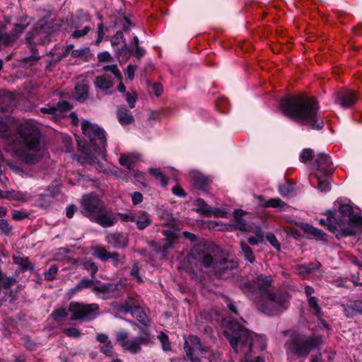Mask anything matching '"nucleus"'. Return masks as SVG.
I'll return each mask as SVG.
<instances>
[{
    "instance_id": "f257e3e1",
    "label": "nucleus",
    "mask_w": 362,
    "mask_h": 362,
    "mask_svg": "<svg viewBox=\"0 0 362 362\" xmlns=\"http://www.w3.org/2000/svg\"><path fill=\"white\" fill-rule=\"evenodd\" d=\"M271 276L260 274L254 282L243 283L240 288L255 300L260 312L267 315H276L288 308L290 296L287 293L271 289Z\"/></svg>"
},
{
    "instance_id": "f03ea898",
    "label": "nucleus",
    "mask_w": 362,
    "mask_h": 362,
    "mask_svg": "<svg viewBox=\"0 0 362 362\" xmlns=\"http://www.w3.org/2000/svg\"><path fill=\"white\" fill-rule=\"evenodd\" d=\"M8 144L13 153L26 164L36 163L43 154L40 131L30 122L19 125L16 132L8 138Z\"/></svg>"
},
{
    "instance_id": "7ed1b4c3",
    "label": "nucleus",
    "mask_w": 362,
    "mask_h": 362,
    "mask_svg": "<svg viewBox=\"0 0 362 362\" xmlns=\"http://www.w3.org/2000/svg\"><path fill=\"white\" fill-rule=\"evenodd\" d=\"M280 107L286 116L303 125L317 130L324 127V120L318 115V103L313 97L293 95L281 100Z\"/></svg>"
},
{
    "instance_id": "20e7f679",
    "label": "nucleus",
    "mask_w": 362,
    "mask_h": 362,
    "mask_svg": "<svg viewBox=\"0 0 362 362\" xmlns=\"http://www.w3.org/2000/svg\"><path fill=\"white\" fill-rule=\"evenodd\" d=\"M223 335L235 352L245 354L243 362H264L260 356L256 357L255 361L250 359L252 352L265 349L266 339L264 336L249 331L236 322L229 323L223 331Z\"/></svg>"
},
{
    "instance_id": "39448f33",
    "label": "nucleus",
    "mask_w": 362,
    "mask_h": 362,
    "mask_svg": "<svg viewBox=\"0 0 362 362\" xmlns=\"http://www.w3.org/2000/svg\"><path fill=\"white\" fill-rule=\"evenodd\" d=\"M81 213L90 221L103 228L111 227L117 222L112 211H107L103 202L93 194H85L81 202Z\"/></svg>"
},
{
    "instance_id": "423d86ee",
    "label": "nucleus",
    "mask_w": 362,
    "mask_h": 362,
    "mask_svg": "<svg viewBox=\"0 0 362 362\" xmlns=\"http://www.w3.org/2000/svg\"><path fill=\"white\" fill-rule=\"evenodd\" d=\"M322 343V337L317 335H305L293 333L286 341L284 347L289 355L306 357L310 352Z\"/></svg>"
},
{
    "instance_id": "0eeeda50",
    "label": "nucleus",
    "mask_w": 362,
    "mask_h": 362,
    "mask_svg": "<svg viewBox=\"0 0 362 362\" xmlns=\"http://www.w3.org/2000/svg\"><path fill=\"white\" fill-rule=\"evenodd\" d=\"M116 340L122 349L132 354L141 351L142 346H148L153 342V336L146 328L139 327L138 337H130L125 330H120L116 333Z\"/></svg>"
},
{
    "instance_id": "6e6552de",
    "label": "nucleus",
    "mask_w": 362,
    "mask_h": 362,
    "mask_svg": "<svg viewBox=\"0 0 362 362\" xmlns=\"http://www.w3.org/2000/svg\"><path fill=\"white\" fill-rule=\"evenodd\" d=\"M81 129L85 137L89 139L90 145L93 148V153H86L90 162L97 160L100 156L103 157L106 147V136L103 129L87 120L82 121Z\"/></svg>"
},
{
    "instance_id": "1a4fd4ad",
    "label": "nucleus",
    "mask_w": 362,
    "mask_h": 362,
    "mask_svg": "<svg viewBox=\"0 0 362 362\" xmlns=\"http://www.w3.org/2000/svg\"><path fill=\"white\" fill-rule=\"evenodd\" d=\"M320 223L322 225L326 224L331 232L336 233L337 238L346 237L356 234L355 228L362 227V216L353 213L349 217L348 227H343L341 221H338L332 215H329L326 221L321 220Z\"/></svg>"
},
{
    "instance_id": "9d476101",
    "label": "nucleus",
    "mask_w": 362,
    "mask_h": 362,
    "mask_svg": "<svg viewBox=\"0 0 362 362\" xmlns=\"http://www.w3.org/2000/svg\"><path fill=\"white\" fill-rule=\"evenodd\" d=\"M202 264L217 278H226L230 274V272L237 267V263L219 258L217 255L213 257L211 255H204L201 260Z\"/></svg>"
},
{
    "instance_id": "9b49d317",
    "label": "nucleus",
    "mask_w": 362,
    "mask_h": 362,
    "mask_svg": "<svg viewBox=\"0 0 362 362\" xmlns=\"http://www.w3.org/2000/svg\"><path fill=\"white\" fill-rule=\"evenodd\" d=\"M99 307L95 303L84 304L78 302H71L69 310L71 313V320H90L94 319Z\"/></svg>"
},
{
    "instance_id": "f8f14e48",
    "label": "nucleus",
    "mask_w": 362,
    "mask_h": 362,
    "mask_svg": "<svg viewBox=\"0 0 362 362\" xmlns=\"http://www.w3.org/2000/svg\"><path fill=\"white\" fill-rule=\"evenodd\" d=\"M185 350L192 362H200L199 357L204 356L206 349L202 346L199 339L194 335H190L185 339Z\"/></svg>"
},
{
    "instance_id": "ddd939ff",
    "label": "nucleus",
    "mask_w": 362,
    "mask_h": 362,
    "mask_svg": "<svg viewBox=\"0 0 362 362\" xmlns=\"http://www.w3.org/2000/svg\"><path fill=\"white\" fill-rule=\"evenodd\" d=\"M90 21V16L88 13H83L80 16H75L72 18L71 23L75 28L71 35L74 39H78L80 37L86 36L91 30L90 25L83 23H89Z\"/></svg>"
},
{
    "instance_id": "4468645a",
    "label": "nucleus",
    "mask_w": 362,
    "mask_h": 362,
    "mask_svg": "<svg viewBox=\"0 0 362 362\" xmlns=\"http://www.w3.org/2000/svg\"><path fill=\"white\" fill-rule=\"evenodd\" d=\"M314 167L316 169L315 174H320L325 177L331 175L334 168L330 157L325 153H319L317 155Z\"/></svg>"
},
{
    "instance_id": "2eb2a0df",
    "label": "nucleus",
    "mask_w": 362,
    "mask_h": 362,
    "mask_svg": "<svg viewBox=\"0 0 362 362\" xmlns=\"http://www.w3.org/2000/svg\"><path fill=\"white\" fill-rule=\"evenodd\" d=\"M358 100L354 90H343L337 93L336 102L344 108L351 107Z\"/></svg>"
},
{
    "instance_id": "dca6fc26",
    "label": "nucleus",
    "mask_w": 362,
    "mask_h": 362,
    "mask_svg": "<svg viewBox=\"0 0 362 362\" xmlns=\"http://www.w3.org/2000/svg\"><path fill=\"white\" fill-rule=\"evenodd\" d=\"M105 240L116 248H124L127 246V236L122 233H109L106 235Z\"/></svg>"
},
{
    "instance_id": "f3484780",
    "label": "nucleus",
    "mask_w": 362,
    "mask_h": 362,
    "mask_svg": "<svg viewBox=\"0 0 362 362\" xmlns=\"http://www.w3.org/2000/svg\"><path fill=\"white\" fill-rule=\"evenodd\" d=\"M162 233L165 238L159 243L158 251L165 252L176 243L178 236L175 233L168 230H163Z\"/></svg>"
},
{
    "instance_id": "a211bd4d",
    "label": "nucleus",
    "mask_w": 362,
    "mask_h": 362,
    "mask_svg": "<svg viewBox=\"0 0 362 362\" xmlns=\"http://www.w3.org/2000/svg\"><path fill=\"white\" fill-rule=\"evenodd\" d=\"M89 91V83L87 80L83 79L75 86V97L79 102H83L88 98Z\"/></svg>"
},
{
    "instance_id": "6ab92c4d",
    "label": "nucleus",
    "mask_w": 362,
    "mask_h": 362,
    "mask_svg": "<svg viewBox=\"0 0 362 362\" xmlns=\"http://www.w3.org/2000/svg\"><path fill=\"white\" fill-rule=\"evenodd\" d=\"M126 310L129 312L132 316L136 317L139 322L144 325H147L148 322L147 316L140 306L134 304L129 305L128 303H127Z\"/></svg>"
},
{
    "instance_id": "aec40b11",
    "label": "nucleus",
    "mask_w": 362,
    "mask_h": 362,
    "mask_svg": "<svg viewBox=\"0 0 362 362\" xmlns=\"http://www.w3.org/2000/svg\"><path fill=\"white\" fill-rule=\"evenodd\" d=\"M139 230H144L151 224L149 215L144 211H138L136 212L135 219L134 221Z\"/></svg>"
},
{
    "instance_id": "412c9836",
    "label": "nucleus",
    "mask_w": 362,
    "mask_h": 362,
    "mask_svg": "<svg viewBox=\"0 0 362 362\" xmlns=\"http://www.w3.org/2000/svg\"><path fill=\"white\" fill-rule=\"evenodd\" d=\"M117 115L119 123L122 125L132 124L134 120L130 111L125 107H119L117 109Z\"/></svg>"
},
{
    "instance_id": "4be33fe9",
    "label": "nucleus",
    "mask_w": 362,
    "mask_h": 362,
    "mask_svg": "<svg viewBox=\"0 0 362 362\" xmlns=\"http://www.w3.org/2000/svg\"><path fill=\"white\" fill-rule=\"evenodd\" d=\"M94 84L96 88L103 90H108L113 86L112 78L108 75L97 76L94 81Z\"/></svg>"
},
{
    "instance_id": "5701e85b",
    "label": "nucleus",
    "mask_w": 362,
    "mask_h": 362,
    "mask_svg": "<svg viewBox=\"0 0 362 362\" xmlns=\"http://www.w3.org/2000/svg\"><path fill=\"white\" fill-rule=\"evenodd\" d=\"M139 160L137 155L134 153L122 155L119 158V162L120 165L126 167L128 169H132L134 167L135 163Z\"/></svg>"
},
{
    "instance_id": "b1692460",
    "label": "nucleus",
    "mask_w": 362,
    "mask_h": 362,
    "mask_svg": "<svg viewBox=\"0 0 362 362\" xmlns=\"http://www.w3.org/2000/svg\"><path fill=\"white\" fill-rule=\"evenodd\" d=\"M6 199L21 202H27L28 199L27 193L21 191L8 190L6 192Z\"/></svg>"
},
{
    "instance_id": "393cba45",
    "label": "nucleus",
    "mask_w": 362,
    "mask_h": 362,
    "mask_svg": "<svg viewBox=\"0 0 362 362\" xmlns=\"http://www.w3.org/2000/svg\"><path fill=\"white\" fill-rule=\"evenodd\" d=\"M110 252L105 247L97 245L93 248V255L99 259L106 262L110 259Z\"/></svg>"
},
{
    "instance_id": "a878e982",
    "label": "nucleus",
    "mask_w": 362,
    "mask_h": 362,
    "mask_svg": "<svg viewBox=\"0 0 362 362\" xmlns=\"http://www.w3.org/2000/svg\"><path fill=\"white\" fill-rule=\"evenodd\" d=\"M195 205L197 206L198 212L208 217L211 216L212 208L208 205L203 199H197L195 202Z\"/></svg>"
},
{
    "instance_id": "bb28decb",
    "label": "nucleus",
    "mask_w": 362,
    "mask_h": 362,
    "mask_svg": "<svg viewBox=\"0 0 362 362\" xmlns=\"http://www.w3.org/2000/svg\"><path fill=\"white\" fill-rule=\"evenodd\" d=\"M131 57V52L126 45L125 41H123L122 47L117 52V57L120 63H126Z\"/></svg>"
},
{
    "instance_id": "cd10ccee",
    "label": "nucleus",
    "mask_w": 362,
    "mask_h": 362,
    "mask_svg": "<svg viewBox=\"0 0 362 362\" xmlns=\"http://www.w3.org/2000/svg\"><path fill=\"white\" fill-rule=\"evenodd\" d=\"M305 230L308 234L312 235L313 238L317 240H325V233L319 228H315L310 225H307L305 228Z\"/></svg>"
},
{
    "instance_id": "c85d7f7f",
    "label": "nucleus",
    "mask_w": 362,
    "mask_h": 362,
    "mask_svg": "<svg viewBox=\"0 0 362 362\" xmlns=\"http://www.w3.org/2000/svg\"><path fill=\"white\" fill-rule=\"evenodd\" d=\"M94 279L92 277L91 279H83L74 288L70 290V293L74 294L83 288L92 287L94 284Z\"/></svg>"
},
{
    "instance_id": "c756f323",
    "label": "nucleus",
    "mask_w": 362,
    "mask_h": 362,
    "mask_svg": "<svg viewBox=\"0 0 362 362\" xmlns=\"http://www.w3.org/2000/svg\"><path fill=\"white\" fill-rule=\"evenodd\" d=\"M315 176L318 180V189L322 192H328L330 189L328 176L325 177L320 174H315Z\"/></svg>"
},
{
    "instance_id": "7c9ffc66",
    "label": "nucleus",
    "mask_w": 362,
    "mask_h": 362,
    "mask_svg": "<svg viewBox=\"0 0 362 362\" xmlns=\"http://www.w3.org/2000/svg\"><path fill=\"white\" fill-rule=\"evenodd\" d=\"M308 303L310 309L312 310L313 314L316 315L318 318H320L322 316V313L320 306L317 303V298L315 297L310 298L308 299Z\"/></svg>"
},
{
    "instance_id": "2f4dec72",
    "label": "nucleus",
    "mask_w": 362,
    "mask_h": 362,
    "mask_svg": "<svg viewBox=\"0 0 362 362\" xmlns=\"http://www.w3.org/2000/svg\"><path fill=\"white\" fill-rule=\"evenodd\" d=\"M240 247L245 259L250 262L253 263L255 260V257L251 247L244 241L240 243Z\"/></svg>"
},
{
    "instance_id": "473e14b6",
    "label": "nucleus",
    "mask_w": 362,
    "mask_h": 362,
    "mask_svg": "<svg viewBox=\"0 0 362 362\" xmlns=\"http://www.w3.org/2000/svg\"><path fill=\"white\" fill-rule=\"evenodd\" d=\"M15 264L19 265L23 270L33 269V267L29 261L28 257H13Z\"/></svg>"
},
{
    "instance_id": "72a5a7b5",
    "label": "nucleus",
    "mask_w": 362,
    "mask_h": 362,
    "mask_svg": "<svg viewBox=\"0 0 362 362\" xmlns=\"http://www.w3.org/2000/svg\"><path fill=\"white\" fill-rule=\"evenodd\" d=\"M81 265L83 269L90 271L91 277L95 279V274L98 272V267L92 260L85 259L82 262Z\"/></svg>"
},
{
    "instance_id": "f704fd0d",
    "label": "nucleus",
    "mask_w": 362,
    "mask_h": 362,
    "mask_svg": "<svg viewBox=\"0 0 362 362\" xmlns=\"http://www.w3.org/2000/svg\"><path fill=\"white\" fill-rule=\"evenodd\" d=\"M150 174L156 177L162 185L165 186L168 184L167 177L162 173L160 169L158 168H151L149 169Z\"/></svg>"
},
{
    "instance_id": "c9c22d12",
    "label": "nucleus",
    "mask_w": 362,
    "mask_h": 362,
    "mask_svg": "<svg viewBox=\"0 0 362 362\" xmlns=\"http://www.w3.org/2000/svg\"><path fill=\"white\" fill-rule=\"evenodd\" d=\"M57 108L58 119L62 116V115L72 108V105L67 101L63 100L57 103L55 107Z\"/></svg>"
},
{
    "instance_id": "e433bc0d",
    "label": "nucleus",
    "mask_w": 362,
    "mask_h": 362,
    "mask_svg": "<svg viewBox=\"0 0 362 362\" xmlns=\"http://www.w3.org/2000/svg\"><path fill=\"white\" fill-rule=\"evenodd\" d=\"M286 206L285 202H284L279 198H273L267 201L264 204V206L265 207H272V208H284Z\"/></svg>"
},
{
    "instance_id": "4c0bfd02",
    "label": "nucleus",
    "mask_w": 362,
    "mask_h": 362,
    "mask_svg": "<svg viewBox=\"0 0 362 362\" xmlns=\"http://www.w3.org/2000/svg\"><path fill=\"white\" fill-rule=\"evenodd\" d=\"M158 339L162 344L163 349L165 351H170L171 349L170 342L169 341L168 336L164 332H161L158 335Z\"/></svg>"
},
{
    "instance_id": "58836bf2",
    "label": "nucleus",
    "mask_w": 362,
    "mask_h": 362,
    "mask_svg": "<svg viewBox=\"0 0 362 362\" xmlns=\"http://www.w3.org/2000/svg\"><path fill=\"white\" fill-rule=\"evenodd\" d=\"M103 70L105 71H110L119 81H121L122 78V74L116 64L104 66Z\"/></svg>"
},
{
    "instance_id": "ea45409f",
    "label": "nucleus",
    "mask_w": 362,
    "mask_h": 362,
    "mask_svg": "<svg viewBox=\"0 0 362 362\" xmlns=\"http://www.w3.org/2000/svg\"><path fill=\"white\" fill-rule=\"evenodd\" d=\"M40 112L42 113L51 115V117L54 121L58 120L57 108L55 107L47 106V107H41Z\"/></svg>"
},
{
    "instance_id": "a19ab883",
    "label": "nucleus",
    "mask_w": 362,
    "mask_h": 362,
    "mask_svg": "<svg viewBox=\"0 0 362 362\" xmlns=\"http://www.w3.org/2000/svg\"><path fill=\"white\" fill-rule=\"evenodd\" d=\"M136 211H128L127 213H118L120 220L124 222H134Z\"/></svg>"
},
{
    "instance_id": "79ce46f5",
    "label": "nucleus",
    "mask_w": 362,
    "mask_h": 362,
    "mask_svg": "<svg viewBox=\"0 0 362 362\" xmlns=\"http://www.w3.org/2000/svg\"><path fill=\"white\" fill-rule=\"evenodd\" d=\"M57 272H58V267L54 264L52 265L47 271L45 272V273H44L45 279L47 281H53L55 279Z\"/></svg>"
},
{
    "instance_id": "37998d69",
    "label": "nucleus",
    "mask_w": 362,
    "mask_h": 362,
    "mask_svg": "<svg viewBox=\"0 0 362 362\" xmlns=\"http://www.w3.org/2000/svg\"><path fill=\"white\" fill-rule=\"evenodd\" d=\"M63 333H64L66 336L73 338H78L82 335L81 331L76 327L66 328L63 330Z\"/></svg>"
},
{
    "instance_id": "c03bdc74",
    "label": "nucleus",
    "mask_w": 362,
    "mask_h": 362,
    "mask_svg": "<svg viewBox=\"0 0 362 362\" xmlns=\"http://www.w3.org/2000/svg\"><path fill=\"white\" fill-rule=\"evenodd\" d=\"M26 28V25L22 23H16L13 26V30L11 33L13 36H15V39H17L21 36V35L23 33L25 29Z\"/></svg>"
},
{
    "instance_id": "a18cd8bd",
    "label": "nucleus",
    "mask_w": 362,
    "mask_h": 362,
    "mask_svg": "<svg viewBox=\"0 0 362 362\" xmlns=\"http://www.w3.org/2000/svg\"><path fill=\"white\" fill-rule=\"evenodd\" d=\"M52 316L55 321H60L67 316V313L64 308H60L53 311Z\"/></svg>"
},
{
    "instance_id": "49530a36",
    "label": "nucleus",
    "mask_w": 362,
    "mask_h": 362,
    "mask_svg": "<svg viewBox=\"0 0 362 362\" xmlns=\"http://www.w3.org/2000/svg\"><path fill=\"white\" fill-rule=\"evenodd\" d=\"M100 352L105 354L107 356H111L114 354L113 346L111 341H107L103 346L100 348Z\"/></svg>"
},
{
    "instance_id": "de8ad7c7",
    "label": "nucleus",
    "mask_w": 362,
    "mask_h": 362,
    "mask_svg": "<svg viewBox=\"0 0 362 362\" xmlns=\"http://www.w3.org/2000/svg\"><path fill=\"white\" fill-rule=\"evenodd\" d=\"M90 52L88 47L73 49L71 52V57L74 58L83 57Z\"/></svg>"
},
{
    "instance_id": "09e8293b",
    "label": "nucleus",
    "mask_w": 362,
    "mask_h": 362,
    "mask_svg": "<svg viewBox=\"0 0 362 362\" xmlns=\"http://www.w3.org/2000/svg\"><path fill=\"white\" fill-rule=\"evenodd\" d=\"M88 140H86V142H88V146L87 148L84 147L82 151H81V153L83 155V158L88 163H95L96 160H95L94 161H92V162H90V159L88 158V156H87V153H88L89 154L90 153H94V151H93V148L90 145V141H89V139L87 138Z\"/></svg>"
},
{
    "instance_id": "8fccbe9b",
    "label": "nucleus",
    "mask_w": 362,
    "mask_h": 362,
    "mask_svg": "<svg viewBox=\"0 0 362 362\" xmlns=\"http://www.w3.org/2000/svg\"><path fill=\"white\" fill-rule=\"evenodd\" d=\"M339 213L344 216L349 217L354 213L352 206L349 204H342L339 207Z\"/></svg>"
},
{
    "instance_id": "3c124183",
    "label": "nucleus",
    "mask_w": 362,
    "mask_h": 362,
    "mask_svg": "<svg viewBox=\"0 0 362 362\" xmlns=\"http://www.w3.org/2000/svg\"><path fill=\"white\" fill-rule=\"evenodd\" d=\"M313 150L310 148H305L303 150L300 155V160L303 163L308 161L313 158Z\"/></svg>"
},
{
    "instance_id": "603ef678",
    "label": "nucleus",
    "mask_w": 362,
    "mask_h": 362,
    "mask_svg": "<svg viewBox=\"0 0 362 362\" xmlns=\"http://www.w3.org/2000/svg\"><path fill=\"white\" fill-rule=\"evenodd\" d=\"M12 230L11 226L5 219L0 220V230L5 235H8Z\"/></svg>"
},
{
    "instance_id": "864d4df0",
    "label": "nucleus",
    "mask_w": 362,
    "mask_h": 362,
    "mask_svg": "<svg viewBox=\"0 0 362 362\" xmlns=\"http://www.w3.org/2000/svg\"><path fill=\"white\" fill-rule=\"evenodd\" d=\"M137 100V95L135 92L130 93H127L126 94V100L128 103L129 107L134 108L135 107V103Z\"/></svg>"
},
{
    "instance_id": "5fc2aeb1",
    "label": "nucleus",
    "mask_w": 362,
    "mask_h": 362,
    "mask_svg": "<svg viewBox=\"0 0 362 362\" xmlns=\"http://www.w3.org/2000/svg\"><path fill=\"white\" fill-rule=\"evenodd\" d=\"M123 41H124L123 33L121 31H118L113 36V37L111 40V45L113 47L117 46V45H119L121 42L123 43Z\"/></svg>"
},
{
    "instance_id": "6e6d98bb",
    "label": "nucleus",
    "mask_w": 362,
    "mask_h": 362,
    "mask_svg": "<svg viewBox=\"0 0 362 362\" xmlns=\"http://www.w3.org/2000/svg\"><path fill=\"white\" fill-rule=\"evenodd\" d=\"M110 259H112L113 264L116 267L119 266L120 264H123L124 262V257H120L119 253L117 252H112L110 255Z\"/></svg>"
},
{
    "instance_id": "4d7b16f0",
    "label": "nucleus",
    "mask_w": 362,
    "mask_h": 362,
    "mask_svg": "<svg viewBox=\"0 0 362 362\" xmlns=\"http://www.w3.org/2000/svg\"><path fill=\"white\" fill-rule=\"evenodd\" d=\"M116 23L118 25H122L124 30H129L131 25L130 21L126 16H122L121 18H118Z\"/></svg>"
},
{
    "instance_id": "13d9d810",
    "label": "nucleus",
    "mask_w": 362,
    "mask_h": 362,
    "mask_svg": "<svg viewBox=\"0 0 362 362\" xmlns=\"http://www.w3.org/2000/svg\"><path fill=\"white\" fill-rule=\"evenodd\" d=\"M92 291L95 293L106 294L108 293V287L106 285H94L92 286Z\"/></svg>"
},
{
    "instance_id": "bf43d9fd",
    "label": "nucleus",
    "mask_w": 362,
    "mask_h": 362,
    "mask_svg": "<svg viewBox=\"0 0 362 362\" xmlns=\"http://www.w3.org/2000/svg\"><path fill=\"white\" fill-rule=\"evenodd\" d=\"M355 315L362 314V301L356 300L350 303Z\"/></svg>"
},
{
    "instance_id": "052dcab7",
    "label": "nucleus",
    "mask_w": 362,
    "mask_h": 362,
    "mask_svg": "<svg viewBox=\"0 0 362 362\" xmlns=\"http://www.w3.org/2000/svg\"><path fill=\"white\" fill-rule=\"evenodd\" d=\"M267 240L276 250H280V243L274 235L271 234L267 235Z\"/></svg>"
},
{
    "instance_id": "680f3d73",
    "label": "nucleus",
    "mask_w": 362,
    "mask_h": 362,
    "mask_svg": "<svg viewBox=\"0 0 362 362\" xmlns=\"http://www.w3.org/2000/svg\"><path fill=\"white\" fill-rule=\"evenodd\" d=\"M342 307H343L344 315L346 317L351 318V317H354L356 315L355 313H354L353 308L350 304L346 305H342Z\"/></svg>"
},
{
    "instance_id": "e2e57ef3",
    "label": "nucleus",
    "mask_w": 362,
    "mask_h": 362,
    "mask_svg": "<svg viewBox=\"0 0 362 362\" xmlns=\"http://www.w3.org/2000/svg\"><path fill=\"white\" fill-rule=\"evenodd\" d=\"M98 61L100 62H110L112 57L108 52H103L98 54Z\"/></svg>"
},
{
    "instance_id": "0e129e2a",
    "label": "nucleus",
    "mask_w": 362,
    "mask_h": 362,
    "mask_svg": "<svg viewBox=\"0 0 362 362\" xmlns=\"http://www.w3.org/2000/svg\"><path fill=\"white\" fill-rule=\"evenodd\" d=\"M227 211L221 209H212L211 216L225 218L227 216Z\"/></svg>"
},
{
    "instance_id": "69168bd1",
    "label": "nucleus",
    "mask_w": 362,
    "mask_h": 362,
    "mask_svg": "<svg viewBox=\"0 0 362 362\" xmlns=\"http://www.w3.org/2000/svg\"><path fill=\"white\" fill-rule=\"evenodd\" d=\"M137 69V66H134V65H132V64H129L128 65L127 68V77L129 80L132 81L134 78V74L136 72Z\"/></svg>"
},
{
    "instance_id": "338daca9",
    "label": "nucleus",
    "mask_w": 362,
    "mask_h": 362,
    "mask_svg": "<svg viewBox=\"0 0 362 362\" xmlns=\"http://www.w3.org/2000/svg\"><path fill=\"white\" fill-rule=\"evenodd\" d=\"M132 203L136 205L143 201V195L141 192H135L132 194Z\"/></svg>"
},
{
    "instance_id": "774afa93",
    "label": "nucleus",
    "mask_w": 362,
    "mask_h": 362,
    "mask_svg": "<svg viewBox=\"0 0 362 362\" xmlns=\"http://www.w3.org/2000/svg\"><path fill=\"white\" fill-rule=\"evenodd\" d=\"M27 215L22 211L15 210L12 213V218L16 221H21L25 219Z\"/></svg>"
}]
</instances>
